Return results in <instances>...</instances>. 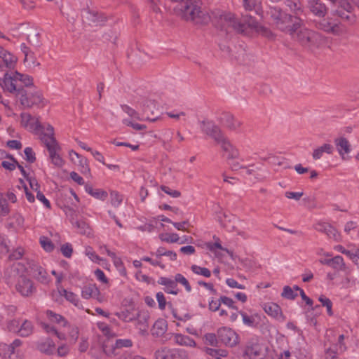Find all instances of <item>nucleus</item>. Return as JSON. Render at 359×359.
<instances>
[{
    "label": "nucleus",
    "instance_id": "nucleus-1",
    "mask_svg": "<svg viewBox=\"0 0 359 359\" xmlns=\"http://www.w3.org/2000/svg\"><path fill=\"white\" fill-rule=\"evenodd\" d=\"M201 0H186L179 4L175 11L182 19L195 25H206L210 17L207 11L201 8Z\"/></svg>",
    "mask_w": 359,
    "mask_h": 359
},
{
    "label": "nucleus",
    "instance_id": "nucleus-2",
    "mask_svg": "<svg viewBox=\"0 0 359 359\" xmlns=\"http://www.w3.org/2000/svg\"><path fill=\"white\" fill-rule=\"evenodd\" d=\"M266 15L273 22L278 29L292 35L299 28V22H293L292 15L286 13L280 7L269 6Z\"/></svg>",
    "mask_w": 359,
    "mask_h": 359
},
{
    "label": "nucleus",
    "instance_id": "nucleus-3",
    "mask_svg": "<svg viewBox=\"0 0 359 359\" xmlns=\"http://www.w3.org/2000/svg\"><path fill=\"white\" fill-rule=\"evenodd\" d=\"M18 97L20 99V104L27 108L38 105L42 102L41 93L33 88H20L18 90Z\"/></svg>",
    "mask_w": 359,
    "mask_h": 359
},
{
    "label": "nucleus",
    "instance_id": "nucleus-4",
    "mask_svg": "<svg viewBox=\"0 0 359 359\" xmlns=\"http://www.w3.org/2000/svg\"><path fill=\"white\" fill-rule=\"evenodd\" d=\"M155 359H188L187 352L182 348H170L162 346L156 349L154 353Z\"/></svg>",
    "mask_w": 359,
    "mask_h": 359
},
{
    "label": "nucleus",
    "instance_id": "nucleus-5",
    "mask_svg": "<svg viewBox=\"0 0 359 359\" xmlns=\"http://www.w3.org/2000/svg\"><path fill=\"white\" fill-rule=\"evenodd\" d=\"M201 131L212 138L216 142L222 139L225 135L213 121L204 119L200 122Z\"/></svg>",
    "mask_w": 359,
    "mask_h": 359
},
{
    "label": "nucleus",
    "instance_id": "nucleus-6",
    "mask_svg": "<svg viewBox=\"0 0 359 359\" xmlns=\"http://www.w3.org/2000/svg\"><path fill=\"white\" fill-rule=\"evenodd\" d=\"M222 20L226 26V30L231 29L237 34H245V24L242 22L241 20L236 18L235 15L229 13L222 15Z\"/></svg>",
    "mask_w": 359,
    "mask_h": 359
},
{
    "label": "nucleus",
    "instance_id": "nucleus-7",
    "mask_svg": "<svg viewBox=\"0 0 359 359\" xmlns=\"http://www.w3.org/2000/svg\"><path fill=\"white\" fill-rule=\"evenodd\" d=\"M219 340L230 347L236 346L238 343V335L231 328L222 327L217 330Z\"/></svg>",
    "mask_w": 359,
    "mask_h": 359
},
{
    "label": "nucleus",
    "instance_id": "nucleus-8",
    "mask_svg": "<svg viewBox=\"0 0 359 359\" xmlns=\"http://www.w3.org/2000/svg\"><path fill=\"white\" fill-rule=\"evenodd\" d=\"M296 32L292 35L293 38L296 39L302 46L306 47H311L315 45L317 40V34L311 30L304 29Z\"/></svg>",
    "mask_w": 359,
    "mask_h": 359
},
{
    "label": "nucleus",
    "instance_id": "nucleus-9",
    "mask_svg": "<svg viewBox=\"0 0 359 359\" xmlns=\"http://www.w3.org/2000/svg\"><path fill=\"white\" fill-rule=\"evenodd\" d=\"M320 18L318 20L313 21L316 29L333 34H338L339 33L340 29L337 21L332 20L330 18Z\"/></svg>",
    "mask_w": 359,
    "mask_h": 359
},
{
    "label": "nucleus",
    "instance_id": "nucleus-10",
    "mask_svg": "<svg viewBox=\"0 0 359 359\" xmlns=\"http://www.w3.org/2000/svg\"><path fill=\"white\" fill-rule=\"evenodd\" d=\"M16 290L23 297H29L35 292L33 282L25 276H20L15 285Z\"/></svg>",
    "mask_w": 359,
    "mask_h": 359
},
{
    "label": "nucleus",
    "instance_id": "nucleus-11",
    "mask_svg": "<svg viewBox=\"0 0 359 359\" xmlns=\"http://www.w3.org/2000/svg\"><path fill=\"white\" fill-rule=\"evenodd\" d=\"M284 4L289 10L294 14L293 22H299V27H301L303 20L301 16L304 13L303 6L300 0H284Z\"/></svg>",
    "mask_w": 359,
    "mask_h": 359
},
{
    "label": "nucleus",
    "instance_id": "nucleus-12",
    "mask_svg": "<svg viewBox=\"0 0 359 359\" xmlns=\"http://www.w3.org/2000/svg\"><path fill=\"white\" fill-rule=\"evenodd\" d=\"M85 18L90 26H103L107 21V17L104 13L90 9L86 11Z\"/></svg>",
    "mask_w": 359,
    "mask_h": 359
},
{
    "label": "nucleus",
    "instance_id": "nucleus-13",
    "mask_svg": "<svg viewBox=\"0 0 359 359\" xmlns=\"http://www.w3.org/2000/svg\"><path fill=\"white\" fill-rule=\"evenodd\" d=\"M336 149L343 160H348V154L351 151V145L348 140L341 136L334 140Z\"/></svg>",
    "mask_w": 359,
    "mask_h": 359
},
{
    "label": "nucleus",
    "instance_id": "nucleus-14",
    "mask_svg": "<svg viewBox=\"0 0 359 359\" xmlns=\"http://www.w3.org/2000/svg\"><path fill=\"white\" fill-rule=\"evenodd\" d=\"M244 353L252 359L261 358L264 355L257 339H251L248 341Z\"/></svg>",
    "mask_w": 359,
    "mask_h": 359
},
{
    "label": "nucleus",
    "instance_id": "nucleus-15",
    "mask_svg": "<svg viewBox=\"0 0 359 359\" xmlns=\"http://www.w3.org/2000/svg\"><path fill=\"white\" fill-rule=\"evenodd\" d=\"M20 118L21 125L25 128L35 132L41 131L43 129L39 119L36 118L35 121H33L34 117L29 113H21Z\"/></svg>",
    "mask_w": 359,
    "mask_h": 359
},
{
    "label": "nucleus",
    "instance_id": "nucleus-16",
    "mask_svg": "<svg viewBox=\"0 0 359 359\" xmlns=\"http://www.w3.org/2000/svg\"><path fill=\"white\" fill-rule=\"evenodd\" d=\"M307 7L310 12L318 18H324L328 8L320 0H309Z\"/></svg>",
    "mask_w": 359,
    "mask_h": 359
},
{
    "label": "nucleus",
    "instance_id": "nucleus-17",
    "mask_svg": "<svg viewBox=\"0 0 359 359\" xmlns=\"http://www.w3.org/2000/svg\"><path fill=\"white\" fill-rule=\"evenodd\" d=\"M81 296L86 299L94 298L100 302L103 301V297L101 296L100 291L95 284L90 283L83 286L81 290Z\"/></svg>",
    "mask_w": 359,
    "mask_h": 359
},
{
    "label": "nucleus",
    "instance_id": "nucleus-18",
    "mask_svg": "<svg viewBox=\"0 0 359 359\" xmlns=\"http://www.w3.org/2000/svg\"><path fill=\"white\" fill-rule=\"evenodd\" d=\"M219 121L224 126L231 130H236L241 125V123L235 119L234 116L229 112L222 113Z\"/></svg>",
    "mask_w": 359,
    "mask_h": 359
},
{
    "label": "nucleus",
    "instance_id": "nucleus-19",
    "mask_svg": "<svg viewBox=\"0 0 359 359\" xmlns=\"http://www.w3.org/2000/svg\"><path fill=\"white\" fill-rule=\"evenodd\" d=\"M149 315L146 311H139L137 313L135 320H137V327L139 330V332L141 335H145L147 334V329L149 327L148 320Z\"/></svg>",
    "mask_w": 359,
    "mask_h": 359
},
{
    "label": "nucleus",
    "instance_id": "nucleus-20",
    "mask_svg": "<svg viewBox=\"0 0 359 359\" xmlns=\"http://www.w3.org/2000/svg\"><path fill=\"white\" fill-rule=\"evenodd\" d=\"M263 309L269 316L277 320H285V317L282 313L281 308L277 304L273 302L265 303Z\"/></svg>",
    "mask_w": 359,
    "mask_h": 359
},
{
    "label": "nucleus",
    "instance_id": "nucleus-21",
    "mask_svg": "<svg viewBox=\"0 0 359 359\" xmlns=\"http://www.w3.org/2000/svg\"><path fill=\"white\" fill-rule=\"evenodd\" d=\"M46 147L49 152L52 163L57 167H62L64 164V161L60 156L57 154V151L60 149L58 143H54L51 144L47 143Z\"/></svg>",
    "mask_w": 359,
    "mask_h": 359
},
{
    "label": "nucleus",
    "instance_id": "nucleus-22",
    "mask_svg": "<svg viewBox=\"0 0 359 359\" xmlns=\"http://www.w3.org/2000/svg\"><path fill=\"white\" fill-rule=\"evenodd\" d=\"M217 143L220 144L224 151L228 153L229 159L236 158L238 157V150L231 144V143L229 142V139L226 136H224Z\"/></svg>",
    "mask_w": 359,
    "mask_h": 359
},
{
    "label": "nucleus",
    "instance_id": "nucleus-23",
    "mask_svg": "<svg viewBox=\"0 0 359 359\" xmlns=\"http://www.w3.org/2000/svg\"><path fill=\"white\" fill-rule=\"evenodd\" d=\"M36 347L40 352L48 355H53L55 352V343L50 338L39 341Z\"/></svg>",
    "mask_w": 359,
    "mask_h": 359
},
{
    "label": "nucleus",
    "instance_id": "nucleus-24",
    "mask_svg": "<svg viewBox=\"0 0 359 359\" xmlns=\"http://www.w3.org/2000/svg\"><path fill=\"white\" fill-rule=\"evenodd\" d=\"M13 79L11 78L8 72L4 74L2 79H0V86L4 90H7L10 93L16 92L18 96V90L20 88H17V86L13 83Z\"/></svg>",
    "mask_w": 359,
    "mask_h": 359
},
{
    "label": "nucleus",
    "instance_id": "nucleus-25",
    "mask_svg": "<svg viewBox=\"0 0 359 359\" xmlns=\"http://www.w3.org/2000/svg\"><path fill=\"white\" fill-rule=\"evenodd\" d=\"M0 58H1L5 66L8 69H13L18 61L17 57L0 46Z\"/></svg>",
    "mask_w": 359,
    "mask_h": 359
},
{
    "label": "nucleus",
    "instance_id": "nucleus-26",
    "mask_svg": "<svg viewBox=\"0 0 359 359\" xmlns=\"http://www.w3.org/2000/svg\"><path fill=\"white\" fill-rule=\"evenodd\" d=\"M168 328L167 322L165 320L159 318L154 324L151 329V334L154 337H159L165 333Z\"/></svg>",
    "mask_w": 359,
    "mask_h": 359
},
{
    "label": "nucleus",
    "instance_id": "nucleus-27",
    "mask_svg": "<svg viewBox=\"0 0 359 359\" xmlns=\"http://www.w3.org/2000/svg\"><path fill=\"white\" fill-rule=\"evenodd\" d=\"M33 276L35 279L43 284H47L49 282L48 276L46 271L41 266H34L32 268Z\"/></svg>",
    "mask_w": 359,
    "mask_h": 359
},
{
    "label": "nucleus",
    "instance_id": "nucleus-28",
    "mask_svg": "<svg viewBox=\"0 0 359 359\" xmlns=\"http://www.w3.org/2000/svg\"><path fill=\"white\" fill-rule=\"evenodd\" d=\"M175 342L180 346H186L190 347L196 346V344L195 341L189 336L184 335L182 334L176 333L173 334Z\"/></svg>",
    "mask_w": 359,
    "mask_h": 359
},
{
    "label": "nucleus",
    "instance_id": "nucleus-29",
    "mask_svg": "<svg viewBox=\"0 0 359 359\" xmlns=\"http://www.w3.org/2000/svg\"><path fill=\"white\" fill-rule=\"evenodd\" d=\"M40 138L45 145H47V143H49V144L57 143L54 137V128L50 124L46 127V133L41 131Z\"/></svg>",
    "mask_w": 359,
    "mask_h": 359
},
{
    "label": "nucleus",
    "instance_id": "nucleus-30",
    "mask_svg": "<svg viewBox=\"0 0 359 359\" xmlns=\"http://www.w3.org/2000/svg\"><path fill=\"white\" fill-rule=\"evenodd\" d=\"M72 224L78 229L79 233L83 235H86L87 236H90L92 234V230L85 221L83 220H76L74 221L72 218L71 219Z\"/></svg>",
    "mask_w": 359,
    "mask_h": 359
},
{
    "label": "nucleus",
    "instance_id": "nucleus-31",
    "mask_svg": "<svg viewBox=\"0 0 359 359\" xmlns=\"http://www.w3.org/2000/svg\"><path fill=\"white\" fill-rule=\"evenodd\" d=\"M0 356L4 359H18L15 352L13 351V347L6 344H0Z\"/></svg>",
    "mask_w": 359,
    "mask_h": 359
},
{
    "label": "nucleus",
    "instance_id": "nucleus-32",
    "mask_svg": "<svg viewBox=\"0 0 359 359\" xmlns=\"http://www.w3.org/2000/svg\"><path fill=\"white\" fill-rule=\"evenodd\" d=\"M85 190L93 197L102 201H104L108 196L107 191L100 189H94L92 186L88 184L85 185Z\"/></svg>",
    "mask_w": 359,
    "mask_h": 359
},
{
    "label": "nucleus",
    "instance_id": "nucleus-33",
    "mask_svg": "<svg viewBox=\"0 0 359 359\" xmlns=\"http://www.w3.org/2000/svg\"><path fill=\"white\" fill-rule=\"evenodd\" d=\"M333 149L334 148L332 145L330 144H324L321 147L314 149L312 156L313 159L318 160L323 156V153L332 154Z\"/></svg>",
    "mask_w": 359,
    "mask_h": 359
},
{
    "label": "nucleus",
    "instance_id": "nucleus-34",
    "mask_svg": "<svg viewBox=\"0 0 359 359\" xmlns=\"http://www.w3.org/2000/svg\"><path fill=\"white\" fill-rule=\"evenodd\" d=\"M33 328L32 323L25 320L20 326L18 334L22 337H27L32 334Z\"/></svg>",
    "mask_w": 359,
    "mask_h": 359
},
{
    "label": "nucleus",
    "instance_id": "nucleus-35",
    "mask_svg": "<svg viewBox=\"0 0 359 359\" xmlns=\"http://www.w3.org/2000/svg\"><path fill=\"white\" fill-rule=\"evenodd\" d=\"M315 229L318 231L326 233L329 237L335 236L337 231L333 226L327 223H318L316 225Z\"/></svg>",
    "mask_w": 359,
    "mask_h": 359
},
{
    "label": "nucleus",
    "instance_id": "nucleus-36",
    "mask_svg": "<svg viewBox=\"0 0 359 359\" xmlns=\"http://www.w3.org/2000/svg\"><path fill=\"white\" fill-rule=\"evenodd\" d=\"M330 266L337 271H345L346 269L343 257L339 255H337L331 259Z\"/></svg>",
    "mask_w": 359,
    "mask_h": 359
},
{
    "label": "nucleus",
    "instance_id": "nucleus-37",
    "mask_svg": "<svg viewBox=\"0 0 359 359\" xmlns=\"http://www.w3.org/2000/svg\"><path fill=\"white\" fill-rule=\"evenodd\" d=\"M133 346V341L129 339H116L114 345L112 346V353L117 354L116 351L123 347L129 348Z\"/></svg>",
    "mask_w": 359,
    "mask_h": 359
},
{
    "label": "nucleus",
    "instance_id": "nucleus-38",
    "mask_svg": "<svg viewBox=\"0 0 359 359\" xmlns=\"http://www.w3.org/2000/svg\"><path fill=\"white\" fill-rule=\"evenodd\" d=\"M152 255H155L156 257L161 258L162 256L168 257L171 260L175 261L177 259V253L174 251L171 250H165V249L163 247H159L155 253H151Z\"/></svg>",
    "mask_w": 359,
    "mask_h": 359
},
{
    "label": "nucleus",
    "instance_id": "nucleus-39",
    "mask_svg": "<svg viewBox=\"0 0 359 359\" xmlns=\"http://www.w3.org/2000/svg\"><path fill=\"white\" fill-rule=\"evenodd\" d=\"M46 316L48 318V319L52 322H55L57 323H62L63 326H65L67 323V320L62 316L55 313L50 310L46 311Z\"/></svg>",
    "mask_w": 359,
    "mask_h": 359
},
{
    "label": "nucleus",
    "instance_id": "nucleus-40",
    "mask_svg": "<svg viewBox=\"0 0 359 359\" xmlns=\"http://www.w3.org/2000/svg\"><path fill=\"white\" fill-rule=\"evenodd\" d=\"M27 41L29 44L34 46L36 48H39L41 45L40 41V33L32 32L31 34L27 35Z\"/></svg>",
    "mask_w": 359,
    "mask_h": 359
},
{
    "label": "nucleus",
    "instance_id": "nucleus-41",
    "mask_svg": "<svg viewBox=\"0 0 359 359\" xmlns=\"http://www.w3.org/2000/svg\"><path fill=\"white\" fill-rule=\"evenodd\" d=\"M25 59L24 62L28 63L29 66L33 65V66H39L40 64L39 62H36V55L34 51H32L31 49L25 53Z\"/></svg>",
    "mask_w": 359,
    "mask_h": 359
},
{
    "label": "nucleus",
    "instance_id": "nucleus-42",
    "mask_svg": "<svg viewBox=\"0 0 359 359\" xmlns=\"http://www.w3.org/2000/svg\"><path fill=\"white\" fill-rule=\"evenodd\" d=\"M243 6L245 8V10H255L257 14L261 15L262 11L260 9L259 4L257 3L255 0H248L246 2H243Z\"/></svg>",
    "mask_w": 359,
    "mask_h": 359
},
{
    "label": "nucleus",
    "instance_id": "nucleus-43",
    "mask_svg": "<svg viewBox=\"0 0 359 359\" xmlns=\"http://www.w3.org/2000/svg\"><path fill=\"white\" fill-rule=\"evenodd\" d=\"M177 285L175 279H170L164 288V291L168 294L177 295L179 293V290L177 289Z\"/></svg>",
    "mask_w": 359,
    "mask_h": 359
},
{
    "label": "nucleus",
    "instance_id": "nucleus-44",
    "mask_svg": "<svg viewBox=\"0 0 359 359\" xmlns=\"http://www.w3.org/2000/svg\"><path fill=\"white\" fill-rule=\"evenodd\" d=\"M191 269L194 273L203 276L206 278H209L211 276V272L208 268L194 264L191 266Z\"/></svg>",
    "mask_w": 359,
    "mask_h": 359
},
{
    "label": "nucleus",
    "instance_id": "nucleus-45",
    "mask_svg": "<svg viewBox=\"0 0 359 359\" xmlns=\"http://www.w3.org/2000/svg\"><path fill=\"white\" fill-rule=\"evenodd\" d=\"M242 22L245 24V30L248 27L256 29L258 28L259 25L257 20L250 15L243 16Z\"/></svg>",
    "mask_w": 359,
    "mask_h": 359
},
{
    "label": "nucleus",
    "instance_id": "nucleus-46",
    "mask_svg": "<svg viewBox=\"0 0 359 359\" xmlns=\"http://www.w3.org/2000/svg\"><path fill=\"white\" fill-rule=\"evenodd\" d=\"M175 278L177 284H182L184 287L187 292H190L191 291V287L187 280V279L181 273H177L175 276Z\"/></svg>",
    "mask_w": 359,
    "mask_h": 359
},
{
    "label": "nucleus",
    "instance_id": "nucleus-47",
    "mask_svg": "<svg viewBox=\"0 0 359 359\" xmlns=\"http://www.w3.org/2000/svg\"><path fill=\"white\" fill-rule=\"evenodd\" d=\"M281 296L285 299L294 300L297 297V293L294 292L290 286L286 285L283 289Z\"/></svg>",
    "mask_w": 359,
    "mask_h": 359
},
{
    "label": "nucleus",
    "instance_id": "nucleus-48",
    "mask_svg": "<svg viewBox=\"0 0 359 359\" xmlns=\"http://www.w3.org/2000/svg\"><path fill=\"white\" fill-rule=\"evenodd\" d=\"M40 243L46 252H52L54 250V245L51 240L46 236L40 237Z\"/></svg>",
    "mask_w": 359,
    "mask_h": 359
},
{
    "label": "nucleus",
    "instance_id": "nucleus-49",
    "mask_svg": "<svg viewBox=\"0 0 359 359\" xmlns=\"http://www.w3.org/2000/svg\"><path fill=\"white\" fill-rule=\"evenodd\" d=\"M79 165L80 167V172L83 175H90V169L88 164V159L86 157H81L79 159Z\"/></svg>",
    "mask_w": 359,
    "mask_h": 359
},
{
    "label": "nucleus",
    "instance_id": "nucleus-50",
    "mask_svg": "<svg viewBox=\"0 0 359 359\" xmlns=\"http://www.w3.org/2000/svg\"><path fill=\"white\" fill-rule=\"evenodd\" d=\"M204 339L205 341V344L212 346H217L218 344V341H219L217 334L216 335L214 333H206L204 335Z\"/></svg>",
    "mask_w": 359,
    "mask_h": 359
},
{
    "label": "nucleus",
    "instance_id": "nucleus-51",
    "mask_svg": "<svg viewBox=\"0 0 359 359\" xmlns=\"http://www.w3.org/2000/svg\"><path fill=\"white\" fill-rule=\"evenodd\" d=\"M318 300L322 304V306L326 307L327 314L330 316H332L333 315V312L332 310V303L331 300L323 295H321L318 298Z\"/></svg>",
    "mask_w": 359,
    "mask_h": 359
},
{
    "label": "nucleus",
    "instance_id": "nucleus-52",
    "mask_svg": "<svg viewBox=\"0 0 359 359\" xmlns=\"http://www.w3.org/2000/svg\"><path fill=\"white\" fill-rule=\"evenodd\" d=\"M24 249L19 247L14 249L8 256V260L15 261L20 259L24 255Z\"/></svg>",
    "mask_w": 359,
    "mask_h": 359
},
{
    "label": "nucleus",
    "instance_id": "nucleus-53",
    "mask_svg": "<svg viewBox=\"0 0 359 359\" xmlns=\"http://www.w3.org/2000/svg\"><path fill=\"white\" fill-rule=\"evenodd\" d=\"M334 4H338L340 6V10H344L347 13H351L353 7L347 0H332Z\"/></svg>",
    "mask_w": 359,
    "mask_h": 359
},
{
    "label": "nucleus",
    "instance_id": "nucleus-54",
    "mask_svg": "<svg viewBox=\"0 0 359 359\" xmlns=\"http://www.w3.org/2000/svg\"><path fill=\"white\" fill-rule=\"evenodd\" d=\"M10 212L6 199L0 196V217L8 215Z\"/></svg>",
    "mask_w": 359,
    "mask_h": 359
},
{
    "label": "nucleus",
    "instance_id": "nucleus-55",
    "mask_svg": "<svg viewBox=\"0 0 359 359\" xmlns=\"http://www.w3.org/2000/svg\"><path fill=\"white\" fill-rule=\"evenodd\" d=\"M24 153L25 155V160L30 163H33L36 161L35 153L31 147H26L24 150Z\"/></svg>",
    "mask_w": 359,
    "mask_h": 359
},
{
    "label": "nucleus",
    "instance_id": "nucleus-56",
    "mask_svg": "<svg viewBox=\"0 0 359 359\" xmlns=\"http://www.w3.org/2000/svg\"><path fill=\"white\" fill-rule=\"evenodd\" d=\"M65 299L77 307L82 306L78 296L72 292L67 294Z\"/></svg>",
    "mask_w": 359,
    "mask_h": 359
},
{
    "label": "nucleus",
    "instance_id": "nucleus-57",
    "mask_svg": "<svg viewBox=\"0 0 359 359\" xmlns=\"http://www.w3.org/2000/svg\"><path fill=\"white\" fill-rule=\"evenodd\" d=\"M121 109L124 112H126L127 114H128L130 117L135 118L138 120L140 119L139 114L135 109L131 108L130 107H129L126 104H123V105H121Z\"/></svg>",
    "mask_w": 359,
    "mask_h": 359
},
{
    "label": "nucleus",
    "instance_id": "nucleus-58",
    "mask_svg": "<svg viewBox=\"0 0 359 359\" xmlns=\"http://www.w3.org/2000/svg\"><path fill=\"white\" fill-rule=\"evenodd\" d=\"M122 202L121 196L116 191L111 192V203L114 207L118 206Z\"/></svg>",
    "mask_w": 359,
    "mask_h": 359
},
{
    "label": "nucleus",
    "instance_id": "nucleus-59",
    "mask_svg": "<svg viewBox=\"0 0 359 359\" xmlns=\"http://www.w3.org/2000/svg\"><path fill=\"white\" fill-rule=\"evenodd\" d=\"M350 13H347L346 11L340 9H337L332 11L333 15H337L341 19L346 21H351L353 18V16L350 15Z\"/></svg>",
    "mask_w": 359,
    "mask_h": 359
},
{
    "label": "nucleus",
    "instance_id": "nucleus-60",
    "mask_svg": "<svg viewBox=\"0 0 359 359\" xmlns=\"http://www.w3.org/2000/svg\"><path fill=\"white\" fill-rule=\"evenodd\" d=\"M161 189L172 198H178L181 196V193L179 191L172 190L170 187L165 185L161 186Z\"/></svg>",
    "mask_w": 359,
    "mask_h": 359
},
{
    "label": "nucleus",
    "instance_id": "nucleus-61",
    "mask_svg": "<svg viewBox=\"0 0 359 359\" xmlns=\"http://www.w3.org/2000/svg\"><path fill=\"white\" fill-rule=\"evenodd\" d=\"M61 252L65 257L70 258L73 252L72 245L68 243L62 245L61 246Z\"/></svg>",
    "mask_w": 359,
    "mask_h": 359
},
{
    "label": "nucleus",
    "instance_id": "nucleus-62",
    "mask_svg": "<svg viewBox=\"0 0 359 359\" xmlns=\"http://www.w3.org/2000/svg\"><path fill=\"white\" fill-rule=\"evenodd\" d=\"M7 326L10 332L18 333L20 328V321L16 319L11 320L8 323Z\"/></svg>",
    "mask_w": 359,
    "mask_h": 359
},
{
    "label": "nucleus",
    "instance_id": "nucleus-63",
    "mask_svg": "<svg viewBox=\"0 0 359 359\" xmlns=\"http://www.w3.org/2000/svg\"><path fill=\"white\" fill-rule=\"evenodd\" d=\"M239 313L241 315L243 318V323L249 327H254L255 325V319L248 316L245 312L243 311H239Z\"/></svg>",
    "mask_w": 359,
    "mask_h": 359
},
{
    "label": "nucleus",
    "instance_id": "nucleus-64",
    "mask_svg": "<svg viewBox=\"0 0 359 359\" xmlns=\"http://www.w3.org/2000/svg\"><path fill=\"white\" fill-rule=\"evenodd\" d=\"M156 300L158 303V307L161 310H164L166 306V299L163 292H158L156 293Z\"/></svg>",
    "mask_w": 359,
    "mask_h": 359
}]
</instances>
